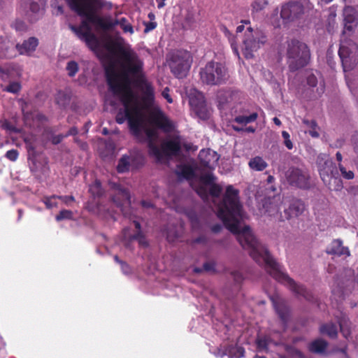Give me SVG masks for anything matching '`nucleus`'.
Returning a JSON list of instances; mask_svg holds the SVG:
<instances>
[{
  "mask_svg": "<svg viewBox=\"0 0 358 358\" xmlns=\"http://www.w3.org/2000/svg\"><path fill=\"white\" fill-rule=\"evenodd\" d=\"M120 67L114 66L106 71L110 91L122 105L123 109L116 116V121L122 124L128 120L131 133L141 141H146L150 154L161 162L180 149L178 134L159 144L157 129L166 133L174 131V123L157 106L152 107L145 117L144 109L152 106L154 88L148 82L144 72L143 60L131 48L120 50Z\"/></svg>",
  "mask_w": 358,
  "mask_h": 358,
  "instance_id": "nucleus-1",
  "label": "nucleus"
},
{
  "mask_svg": "<svg viewBox=\"0 0 358 358\" xmlns=\"http://www.w3.org/2000/svg\"><path fill=\"white\" fill-rule=\"evenodd\" d=\"M222 188L213 183L209 185L208 196L212 197L217 206V215L222 220L226 227L236 235V238L242 248L247 250L250 257L260 266H264L267 272L280 283L285 285L298 297L311 301L313 296L303 286L296 284L281 268L273 259L264 245L259 243L250 228L243 224L246 215L239 201L238 191L229 185L226 189L222 201L217 203Z\"/></svg>",
  "mask_w": 358,
  "mask_h": 358,
  "instance_id": "nucleus-2",
  "label": "nucleus"
},
{
  "mask_svg": "<svg viewBox=\"0 0 358 358\" xmlns=\"http://www.w3.org/2000/svg\"><path fill=\"white\" fill-rule=\"evenodd\" d=\"M71 8L83 17L79 27L69 24L70 29L82 41H85L89 48L99 55L101 45L96 35L92 32V27L104 31L112 29L119 25L124 33L133 34L134 30L131 24L125 17L115 20L103 18L96 15L99 9L110 10L111 2L105 0H66Z\"/></svg>",
  "mask_w": 358,
  "mask_h": 358,
  "instance_id": "nucleus-3",
  "label": "nucleus"
},
{
  "mask_svg": "<svg viewBox=\"0 0 358 358\" xmlns=\"http://www.w3.org/2000/svg\"><path fill=\"white\" fill-rule=\"evenodd\" d=\"M286 54L288 66L292 71L306 66L310 60L308 47L298 40H292L288 43Z\"/></svg>",
  "mask_w": 358,
  "mask_h": 358,
  "instance_id": "nucleus-4",
  "label": "nucleus"
},
{
  "mask_svg": "<svg viewBox=\"0 0 358 358\" xmlns=\"http://www.w3.org/2000/svg\"><path fill=\"white\" fill-rule=\"evenodd\" d=\"M241 22L248 25L244 32L242 51L246 59H251L254 53L266 42V36L260 30L253 29L250 25V21L244 20Z\"/></svg>",
  "mask_w": 358,
  "mask_h": 358,
  "instance_id": "nucleus-5",
  "label": "nucleus"
},
{
  "mask_svg": "<svg viewBox=\"0 0 358 358\" xmlns=\"http://www.w3.org/2000/svg\"><path fill=\"white\" fill-rule=\"evenodd\" d=\"M201 81L208 85H217L224 83L228 78L225 66L218 62H210L199 71Z\"/></svg>",
  "mask_w": 358,
  "mask_h": 358,
  "instance_id": "nucleus-6",
  "label": "nucleus"
},
{
  "mask_svg": "<svg viewBox=\"0 0 358 358\" xmlns=\"http://www.w3.org/2000/svg\"><path fill=\"white\" fill-rule=\"evenodd\" d=\"M192 62L191 53L186 50H178L171 55L169 66L171 72L178 78L187 75Z\"/></svg>",
  "mask_w": 358,
  "mask_h": 358,
  "instance_id": "nucleus-7",
  "label": "nucleus"
},
{
  "mask_svg": "<svg viewBox=\"0 0 358 358\" xmlns=\"http://www.w3.org/2000/svg\"><path fill=\"white\" fill-rule=\"evenodd\" d=\"M338 55L344 71L351 70L358 63V46L351 40H341Z\"/></svg>",
  "mask_w": 358,
  "mask_h": 358,
  "instance_id": "nucleus-8",
  "label": "nucleus"
},
{
  "mask_svg": "<svg viewBox=\"0 0 358 358\" xmlns=\"http://www.w3.org/2000/svg\"><path fill=\"white\" fill-rule=\"evenodd\" d=\"M46 1L21 0L19 12L30 22H34L43 15Z\"/></svg>",
  "mask_w": 358,
  "mask_h": 358,
  "instance_id": "nucleus-9",
  "label": "nucleus"
},
{
  "mask_svg": "<svg viewBox=\"0 0 358 358\" xmlns=\"http://www.w3.org/2000/svg\"><path fill=\"white\" fill-rule=\"evenodd\" d=\"M188 96L189 106L195 115L201 120L208 119L210 113L203 94L195 89H191Z\"/></svg>",
  "mask_w": 358,
  "mask_h": 358,
  "instance_id": "nucleus-10",
  "label": "nucleus"
},
{
  "mask_svg": "<svg viewBox=\"0 0 358 358\" xmlns=\"http://www.w3.org/2000/svg\"><path fill=\"white\" fill-rule=\"evenodd\" d=\"M112 187L114 190L113 202L120 208L124 216L130 218L133 213L130 209L131 201L129 192L120 185L115 183H112Z\"/></svg>",
  "mask_w": 358,
  "mask_h": 358,
  "instance_id": "nucleus-11",
  "label": "nucleus"
},
{
  "mask_svg": "<svg viewBox=\"0 0 358 358\" xmlns=\"http://www.w3.org/2000/svg\"><path fill=\"white\" fill-rule=\"evenodd\" d=\"M285 177L287 182L292 185L300 188H306L308 186V173L298 168H289L285 173Z\"/></svg>",
  "mask_w": 358,
  "mask_h": 358,
  "instance_id": "nucleus-12",
  "label": "nucleus"
},
{
  "mask_svg": "<svg viewBox=\"0 0 358 358\" xmlns=\"http://www.w3.org/2000/svg\"><path fill=\"white\" fill-rule=\"evenodd\" d=\"M143 163V159L140 154L136 155H124L118 162L117 169L119 173H124L131 169H138Z\"/></svg>",
  "mask_w": 358,
  "mask_h": 358,
  "instance_id": "nucleus-13",
  "label": "nucleus"
},
{
  "mask_svg": "<svg viewBox=\"0 0 358 358\" xmlns=\"http://www.w3.org/2000/svg\"><path fill=\"white\" fill-rule=\"evenodd\" d=\"M344 29L343 34L352 33L357 26V15L352 6H345L343 9Z\"/></svg>",
  "mask_w": 358,
  "mask_h": 358,
  "instance_id": "nucleus-14",
  "label": "nucleus"
},
{
  "mask_svg": "<svg viewBox=\"0 0 358 358\" xmlns=\"http://www.w3.org/2000/svg\"><path fill=\"white\" fill-rule=\"evenodd\" d=\"M282 200L280 196H275L272 199H268L264 204L265 213L271 217H273L279 221H282L284 217L280 214V209L282 204Z\"/></svg>",
  "mask_w": 358,
  "mask_h": 358,
  "instance_id": "nucleus-15",
  "label": "nucleus"
},
{
  "mask_svg": "<svg viewBox=\"0 0 358 358\" xmlns=\"http://www.w3.org/2000/svg\"><path fill=\"white\" fill-rule=\"evenodd\" d=\"M317 165L321 178L322 173H326L328 176H331L338 173L335 164L329 156L325 154H320L317 156Z\"/></svg>",
  "mask_w": 358,
  "mask_h": 358,
  "instance_id": "nucleus-16",
  "label": "nucleus"
},
{
  "mask_svg": "<svg viewBox=\"0 0 358 358\" xmlns=\"http://www.w3.org/2000/svg\"><path fill=\"white\" fill-rule=\"evenodd\" d=\"M199 158L203 166L214 169L217 165L220 156L211 149H203L199 152Z\"/></svg>",
  "mask_w": 358,
  "mask_h": 358,
  "instance_id": "nucleus-17",
  "label": "nucleus"
},
{
  "mask_svg": "<svg viewBox=\"0 0 358 358\" xmlns=\"http://www.w3.org/2000/svg\"><path fill=\"white\" fill-rule=\"evenodd\" d=\"M303 13V7L299 1L290 2L282 6L280 15L282 18L292 20Z\"/></svg>",
  "mask_w": 358,
  "mask_h": 358,
  "instance_id": "nucleus-18",
  "label": "nucleus"
},
{
  "mask_svg": "<svg viewBox=\"0 0 358 358\" xmlns=\"http://www.w3.org/2000/svg\"><path fill=\"white\" fill-rule=\"evenodd\" d=\"M22 69L16 64H6L0 66V78L6 82L20 77Z\"/></svg>",
  "mask_w": 358,
  "mask_h": 358,
  "instance_id": "nucleus-19",
  "label": "nucleus"
},
{
  "mask_svg": "<svg viewBox=\"0 0 358 358\" xmlns=\"http://www.w3.org/2000/svg\"><path fill=\"white\" fill-rule=\"evenodd\" d=\"M306 83L310 88H313V91L316 94V96H320L324 92L325 85L324 80L321 77L318 80L313 73H307Z\"/></svg>",
  "mask_w": 358,
  "mask_h": 358,
  "instance_id": "nucleus-20",
  "label": "nucleus"
},
{
  "mask_svg": "<svg viewBox=\"0 0 358 358\" xmlns=\"http://www.w3.org/2000/svg\"><path fill=\"white\" fill-rule=\"evenodd\" d=\"M214 179L215 177L211 172L203 173L200 176V185L199 187H195V190L203 200L208 199L207 185L214 183Z\"/></svg>",
  "mask_w": 358,
  "mask_h": 358,
  "instance_id": "nucleus-21",
  "label": "nucleus"
},
{
  "mask_svg": "<svg viewBox=\"0 0 358 358\" xmlns=\"http://www.w3.org/2000/svg\"><path fill=\"white\" fill-rule=\"evenodd\" d=\"M133 222L135 225V227L139 230L141 228L140 223L136 220H134ZM122 236L123 241H124V245L127 247H129V242L133 240H137L141 245H147V242L140 231H138L136 234L131 235L130 234L129 229L125 228L122 231Z\"/></svg>",
  "mask_w": 358,
  "mask_h": 358,
  "instance_id": "nucleus-22",
  "label": "nucleus"
},
{
  "mask_svg": "<svg viewBox=\"0 0 358 358\" xmlns=\"http://www.w3.org/2000/svg\"><path fill=\"white\" fill-rule=\"evenodd\" d=\"M305 208L304 204L300 200H292L287 208L284 210V219L297 217L302 214Z\"/></svg>",
  "mask_w": 358,
  "mask_h": 358,
  "instance_id": "nucleus-23",
  "label": "nucleus"
},
{
  "mask_svg": "<svg viewBox=\"0 0 358 358\" xmlns=\"http://www.w3.org/2000/svg\"><path fill=\"white\" fill-rule=\"evenodd\" d=\"M16 55L13 43L7 36H0V58H11Z\"/></svg>",
  "mask_w": 358,
  "mask_h": 358,
  "instance_id": "nucleus-24",
  "label": "nucleus"
},
{
  "mask_svg": "<svg viewBox=\"0 0 358 358\" xmlns=\"http://www.w3.org/2000/svg\"><path fill=\"white\" fill-rule=\"evenodd\" d=\"M38 41L35 37H30L24 41L22 44L17 43L15 45V50H17L20 55H30L35 51L38 46Z\"/></svg>",
  "mask_w": 358,
  "mask_h": 358,
  "instance_id": "nucleus-25",
  "label": "nucleus"
},
{
  "mask_svg": "<svg viewBox=\"0 0 358 358\" xmlns=\"http://www.w3.org/2000/svg\"><path fill=\"white\" fill-rule=\"evenodd\" d=\"M244 349L239 346L230 345L227 348H218L215 352V355L222 357L224 355L230 358H241L244 356Z\"/></svg>",
  "mask_w": 358,
  "mask_h": 358,
  "instance_id": "nucleus-26",
  "label": "nucleus"
},
{
  "mask_svg": "<svg viewBox=\"0 0 358 358\" xmlns=\"http://www.w3.org/2000/svg\"><path fill=\"white\" fill-rule=\"evenodd\" d=\"M322 180L330 190L340 191L343 189V181L338 174L328 176L326 173H322Z\"/></svg>",
  "mask_w": 358,
  "mask_h": 358,
  "instance_id": "nucleus-27",
  "label": "nucleus"
},
{
  "mask_svg": "<svg viewBox=\"0 0 358 358\" xmlns=\"http://www.w3.org/2000/svg\"><path fill=\"white\" fill-rule=\"evenodd\" d=\"M327 253L331 255H350V251L348 248L343 246V242L340 239L334 240L327 250Z\"/></svg>",
  "mask_w": 358,
  "mask_h": 358,
  "instance_id": "nucleus-28",
  "label": "nucleus"
},
{
  "mask_svg": "<svg viewBox=\"0 0 358 358\" xmlns=\"http://www.w3.org/2000/svg\"><path fill=\"white\" fill-rule=\"evenodd\" d=\"M271 299L273 301L274 308L282 321H285L288 315V309L285 306L284 301L278 299V296H272Z\"/></svg>",
  "mask_w": 358,
  "mask_h": 358,
  "instance_id": "nucleus-29",
  "label": "nucleus"
},
{
  "mask_svg": "<svg viewBox=\"0 0 358 358\" xmlns=\"http://www.w3.org/2000/svg\"><path fill=\"white\" fill-rule=\"evenodd\" d=\"M327 347V342L323 339L319 338L310 343L309 350L313 352L322 354L325 352Z\"/></svg>",
  "mask_w": 358,
  "mask_h": 358,
  "instance_id": "nucleus-30",
  "label": "nucleus"
},
{
  "mask_svg": "<svg viewBox=\"0 0 358 358\" xmlns=\"http://www.w3.org/2000/svg\"><path fill=\"white\" fill-rule=\"evenodd\" d=\"M248 165L251 169L256 171H262L267 167V163L260 157L252 158Z\"/></svg>",
  "mask_w": 358,
  "mask_h": 358,
  "instance_id": "nucleus-31",
  "label": "nucleus"
},
{
  "mask_svg": "<svg viewBox=\"0 0 358 358\" xmlns=\"http://www.w3.org/2000/svg\"><path fill=\"white\" fill-rule=\"evenodd\" d=\"M320 330L322 334H326L332 338H336L338 334L337 327L333 323H328L322 325Z\"/></svg>",
  "mask_w": 358,
  "mask_h": 358,
  "instance_id": "nucleus-32",
  "label": "nucleus"
},
{
  "mask_svg": "<svg viewBox=\"0 0 358 358\" xmlns=\"http://www.w3.org/2000/svg\"><path fill=\"white\" fill-rule=\"evenodd\" d=\"M176 172L178 176L188 180H191L194 176V170L188 165L178 166Z\"/></svg>",
  "mask_w": 358,
  "mask_h": 358,
  "instance_id": "nucleus-33",
  "label": "nucleus"
},
{
  "mask_svg": "<svg viewBox=\"0 0 358 358\" xmlns=\"http://www.w3.org/2000/svg\"><path fill=\"white\" fill-rule=\"evenodd\" d=\"M257 118V114L253 113L250 115H239L235 117L234 121L238 124H247L248 123L255 122Z\"/></svg>",
  "mask_w": 358,
  "mask_h": 358,
  "instance_id": "nucleus-34",
  "label": "nucleus"
},
{
  "mask_svg": "<svg viewBox=\"0 0 358 358\" xmlns=\"http://www.w3.org/2000/svg\"><path fill=\"white\" fill-rule=\"evenodd\" d=\"M23 113L25 124L31 127L35 126L36 121H38L40 120V118L43 117L41 115H39L38 114H29L28 113H25L24 109Z\"/></svg>",
  "mask_w": 358,
  "mask_h": 358,
  "instance_id": "nucleus-35",
  "label": "nucleus"
},
{
  "mask_svg": "<svg viewBox=\"0 0 358 358\" xmlns=\"http://www.w3.org/2000/svg\"><path fill=\"white\" fill-rule=\"evenodd\" d=\"M340 329L343 336L345 338H348L350 336V329L349 327V321L345 317H343L339 320Z\"/></svg>",
  "mask_w": 358,
  "mask_h": 358,
  "instance_id": "nucleus-36",
  "label": "nucleus"
},
{
  "mask_svg": "<svg viewBox=\"0 0 358 358\" xmlns=\"http://www.w3.org/2000/svg\"><path fill=\"white\" fill-rule=\"evenodd\" d=\"M9 83L8 85H7L4 90L10 93L16 94L19 92L21 90V85L19 82L17 81H8Z\"/></svg>",
  "mask_w": 358,
  "mask_h": 358,
  "instance_id": "nucleus-37",
  "label": "nucleus"
},
{
  "mask_svg": "<svg viewBox=\"0 0 358 358\" xmlns=\"http://www.w3.org/2000/svg\"><path fill=\"white\" fill-rule=\"evenodd\" d=\"M89 190L94 196H100L102 194V188L100 182L95 180L90 186Z\"/></svg>",
  "mask_w": 358,
  "mask_h": 358,
  "instance_id": "nucleus-38",
  "label": "nucleus"
},
{
  "mask_svg": "<svg viewBox=\"0 0 358 358\" xmlns=\"http://www.w3.org/2000/svg\"><path fill=\"white\" fill-rule=\"evenodd\" d=\"M78 64L75 61H70L67 63L66 70L70 77H73L78 71Z\"/></svg>",
  "mask_w": 358,
  "mask_h": 358,
  "instance_id": "nucleus-39",
  "label": "nucleus"
},
{
  "mask_svg": "<svg viewBox=\"0 0 358 358\" xmlns=\"http://www.w3.org/2000/svg\"><path fill=\"white\" fill-rule=\"evenodd\" d=\"M268 5V1L266 0H255L252 4V10L255 12H259L263 9H264Z\"/></svg>",
  "mask_w": 358,
  "mask_h": 358,
  "instance_id": "nucleus-40",
  "label": "nucleus"
},
{
  "mask_svg": "<svg viewBox=\"0 0 358 358\" xmlns=\"http://www.w3.org/2000/svg\"><path fill=\"white\" fill-rule=\"evenodd\" d=\"M57 199L58 196L55 195L51 196H47L43 199V203L45 204L48 208H52L57 206Z\"/></svg>",
  "mask_w": 358,
  "mask_h": 358,
  "instance_id": "nucleus-41",
  "label": "nucleus"
},
{
  "mask_svg": "<svg viewBox=\"0 0 358 358\" xmlns=\"http://www.w3.org/2000/svg\"><path fill=\"white\" fill-rule=\"evenodd\" d=\"M338 169L341 173L342 176L347 180H352L355 177V174L352 171H347L346 169L341 164H338Z\"/></svg>",
  "mask_w": 358,
  "mask_h": 358,
  "instance_id": "nucleus-42",
  "label": "nucleus"
},
{
  "mask_svg": "<svg viewBox=\"0 0 358 358\" xmlns=\"http://www.w3.org/2000/svg\"><path fill=\"white\" fill-rule=\"evenodd\" d=\"M282 136L284 139V145L288 150H292L294 147L293 143L290 139L289 134L286 131H282Z\"/></svg>",
  "mask_w": 358,
  "mask_h": 358,
  "instance_id": "nucleus-43",
  "label": "nucleus"
},
{
  "mask_svg": "<svg viewBox=\"0 0 358 358\" xmlns=\"http://www.w3.org/2000/svg\"><path fill=\"white\" fill-rule=\"evenodd\" d=\"M72 215H73V214L71 210H62L56 216V220H57V221H61L64 219H71Z\"/></svg>",
  "mask_w": 358,
  "mask_h": 358,
  "instance_id": "nucleus-44",
  "label": "nucleus"
},
{
  "mask_svg": "<svg viewBox=\"0 0 358 358\" xmlns=\"http://www.w3.org/2000/svg\"><path fill=\"white\" fill-rule=\"evenodd\" d=\"M57 102L61 106H64L69 102V97L63 92H59L56 97Z\"/></svg>",
  "mask_w": 358,
  "mask_h": 358,
  "instance_id": "nucleus-45",
  "label": "nucleus"
},
{
  "mask_svg": "<svg viewBox=\"0 0 358 358\" xmlns=\"http://www.w3.org/2000/svg\"><path fill=\"white\" fill-rule=\"evenodd\" d=\"M226 34L229 35V41L231 43V48L234 52L239 57V52L238 50L237 44L235 41V37L230 34L227 30H226Z\"/></svg>",
  "mask_w": 358,
  "mask_h": 358,
  "instance_id": "nucleus-46",
  "label": "nucleus"
},
{
  "mask_svg": "<svg viewBox=\"0 0 358 358\" xmlns=\"http://www.w3.org/2000/svg\"><path fill=\"white\" fill-rule=\"evenodd\" d=\"M303 123L306 124L307 126L311 127L313 129V130L309 131V134L313 137H318L319 134L314 130L315 127H316V123L315 121H309L304 120Z\"/></svg>",
  "mask_w": 358,
  "mask_h": 358,
  "instance_id": "nucleus-47",
  "label": "nucleus"
},
{
  "mask_svg": "<svg viewBox=\"0 0 358 358\" xmlns=\"http://www.w3.org/2000/svg\"><path fill=\"white\" fill-rule=\"evenodd\" d=\"M19 153L17 150L12 149L6 152V157L12 162H15L18 158Z\"/></svg>",
  "mask_w": 358,
  "mask_h": 358,
  "instance_id": "nucleus-48",
  "label": "nucleus"
},
{
  "mask_svg": "<svg viewBox=\"0 0 358 358\" xmlns=\"http://www.w3.org/2000/svg\"><path fill=\"white\" fill-rule=\"evenodd\" d=\"M257 344L258 348L265 350L268 345V341L266 338H259L257 341Z\"/></svg>",
  "mask_w": 358,
  "mask_h": 358,
  "instance_id": "nucleus-49",
  "label": "nucleus"
},
{
  "mask_svg": "<svg viewBox=\"0 0 358 358\" xmlns=\"http://www.w3.org/2000/svg\"><path fill=\"white\" fill-rule=\"evenodd\" d=\"M145 25V33H148L150 31L155 29L157 27V22H145L143 23Z\"/></svg>",
  "mask_w": 358,
  "mask_h": 358,
  "instance_id": "nucleus-50",
  "label": "nucleus"
},
{
  "mask_svg": "<svg viewBox=\"0 0 358 358\" xmlns=\"http://www.w3.org/2000/svg\"><path fill=\"white\" fill-rule=\"evenodd\" d=\"M1 127L7 131L17 132V129L7 121L2 122Z\"/></svg>",
  "mask_w": 358,
  "mask_h": 358,
  "instance_id": "nucleus-51",
  "label": "nucleus"
},
{
  "mask_svg": "<svg viewBox=\"0 0 358 358\" xmlns=\"http://www.w3.org/2000/svg\"><path fill=\"white\" fill-rule=\"evenodd\" d=\"M24 142L27 145V148L30 150H34L35 146L34 145V140H32V137L26 136L24 138Z\"/></svg>",
  "mask_w": 358,
  "mask_h": 358,
  "instance_id": "nucleus-52",
  "label": "nucleus"
},
{
  "mask_svg": "<svg viewBox=\"0 0 358 358\" xmlns=\"http://www.w3.org/2000/svg\"><path fill=\"white\" fill-rule=\"evenodd\" d=\"M162 96L165 99H166V101L169 103H171L173 102V99H172V98L171 97V96L169 94V87L164 88V90L162 91Z\"/></svg>",
  "mask_w": 358,
  "mask_h": 358,
  "instance_id": "nucleus-53",
  "label": "nucleus"
},
{
  "mask_svg": "<svg viewBox=\"0 0 358 358\" xmlns=\"http://www.w3.org/2000/svg\"><path fill=\"white\" fill-rule=\"evenodd\" d=\"M58 199L66 204H69L70 202L74 201V197L73 196H58Z\"/></svg>",
  "mask_w": 358,
  "mask_h": 358,
  "instance_id": "nucleus-54",
  "label": "nucleus"
},
{
  "mask_svg": "<svg viewBox=\"0 0 358 358\" xmlns=\"http://www.w3.org/2000/svg\"><path fill=\"white\" fill-rule=\"evenodd\" d=\"M336 17V13L335 12V10H331L330 13H329V17H328V20L329 22V26H331L332 24V27H334V24H335V18Z\"/></svg>",
  "mask_w": 358,
  "mask_h": 358,
  "instance_id": "nucleus-55",
  "label": "nucleus"
},
{
  "mask_svg": "<svg viewBox=\"0 0 358 358\" xmlns=\"http://www.w3.org/2000/svg\"><path fill=\"white\" fill-rule=\"evenodd\" d=\"M121 268L124 273L129 274L131 273L130 267L124 262H121Z\"/></svg>",
  "mask_w": 358,
  "mask_h": 358,
  "instance_id": "nucleus-56",
  "label": "nucleus"
},
{
  "mask_svg": "<svg viewBox=\"0 0 358 358\" xmlns=\"http://www.w3.org/2000/svg\"><path fill=\"white\" fill-rule=\"evenodd\" d=\"M203 268L206 271H210L214 269V264L213 263H206L203 264Z\"/></svg>",
  "mask_w": 358,
  "mask_h": 358,
  "instance_id": "nucleus-57",
  "label": "nucleus"
},
{
  "mask_svg": "<svg viewBox=\"0 0 358 358\" xmlns=\"http://www.w3.org/2000/svg\"><path fill=\"white\" fill-rule=\"evenodd\" d=\"M189 217L191 220L192 227L194 228H195L196 227V224L198 222V218L196 217V216H194V215H189Z\"/></svg>",
  "mask_w": 358,
  "mask_h": 358,
  "instance_id": "nucleus-58",
  "label": "nucleus"
},
{
  "mask_svg": "<svg viewBox=\"0 0 358 358\" xmlns=\"http://www.w3.org/2000/svg\"><path fill=\"white\" fill-rule=\"evenodd\" d=\"M166 236L169 241H173L174 239L178 236V234L176 233L172 234L171 232H168Z\"/></svg>",
  "mask_w": 358,
  "mask_h": 358,
  "instance_id": "nucleus-59",
  "label": "nucleus"
},
{
  "mask_svg": "<svg viewBox=\"0 0 358 358\" xmlns=\"http://www.w3.org/2000/svg\"><path fill=\"white\" fill-rule=\"evenodd\" d=\"M62 138L63 137L62 136H54L52 139V142L53 144H57L61 142Z\"/></svg>",
  "mask_w": 358,
  "mask_h": 358,
  "instance_id": "nucleus-60",
  "label": "nucleus"
},
{
  "mask_svg": "<svg viewBox=\"0 0 358 358\" xmlns=\"http://www.w3.org/2000/svg\"><path fill=\"white\" fill-rule=\"evenodd\" d=\"M166 1V0H156L157 4V8L159 9H162V8H164L165 6Z\"/></svg>",
  "mask_w": 358,
  "mask_h": 358,
  "instance_id": "nucleus-61",
  "label": "nucleus"
},
{
  "mask_svg": "<svg viewBox=\"0 0 358 358\" xmlns=\"http://www.w3.org/2000/svg\"><path fill=\"white\" fill-rule=\"evenodd\" d=\"M141 205L143 208H148L153 206L152 203H151L150 201H142Z\"/></svg>",
  "mask_w": 358,
  "mask_h": 358,
  "instance_id": "nucleus-62",
  "label": "nucleus"
},
{
  "mask_svg": "<svg viewBox=\"0 0 358 358\" xmlns=\"http://www.w3.org/2000/svg\"><path fill=\"white\" fill-rule=\"evenodd\" d=\"M55 13L57 15L63 13V8L62 6H55Z\"/></svg>",
  "mask_w": 358,
  "mask_h": 358,
  "instance_id": "nucleus-63",
  "label": "nucleus"
},
{
  "mask_svg": "<svg viewBox=\"0 0 358 358\" xmlns=\"http://www.w3.org/2000/svg\"><path fill=\"white\" fill-rule=\"evenodd\" d=\"M244 30H245V24H241V25H238V26L236 27V33H237V34L241 33V32H243Z\"/></svg>",
  "mask_w": 358,
  "mask_h": 358,
  "instance_id": "nucleus-64",
  "label": "nucleus"
}]
</instances>
